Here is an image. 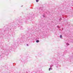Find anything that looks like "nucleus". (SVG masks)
<instances>
[{
    "label": "nucleus",
    "instance_id": "1",
    "mask_svg": "<svg viewBox=\"0 0 73 73\" xmlns=\"http://www.w3.org/2000/svg\"><path fill=\"white\" fill-rule=\"evenodd\" d=\"M66 44L68 46V45H69V44L68 43H66Z\"/></svg>",
    "mask_w": 73,
    "mask_h": 73
},
{
    "label": "nucleus",
    "instance_id": "2",
    "mask_svg": "<svg viewBox=\"0 0 73 73\" xmlns=\"http://www.w3.org/2000/svg\"><path fill=\"white\" fill-rule=\"evenodd\" d=\"M36 42H39V40H36Z\"/></svg>",
    "mask_w": 73,
    "mask_h": 73
},
{
    "label": "nucleus",
    "instance_id": "3",
    "mask_svg": "<svg viewBox=\"0 0 73 73\" xmlns=\"http://www.w3.org/2000/svg\"><path fill=\"white\" fill-rule=\"evenodd\" d=\"M51 69H52L51 68H49V71H50V70H51Z\"/></svg>",
    "mask_w": 73,
    "mask_h": 73
},
{
    "label": "nucleus",
    "instance_id": "4",
    "mask_svg": "<svg viewBox=\"0 0 73 73\" xmlns=\"http://www.w3.org/2000/svg\"><path fill=\"white\" fill-rule=\"evenodd\" d=\"M60 38H62V35H60Z\"/></svg>",
    "mask_w": 73,
    "mask_h": 73
},
{
    "label": "nucleus",
    "instance_id": "5",
    "mask_svg": "<svg viewBox=\"0 0 73 73\" xmlns=\"http://www.w3.org/2000/svg\"><path fill=\"white\" fill-rule=\"evenodd\" d=\"M38 2V0H36V2Z\"/></svg>",
    "mask_w": 73,
    "mask_h": 73
},
{
    "label": "nucleus",
    "instance_id": "6",
    "mask_svg": "<svg viewBox=\"0 0 73 73\" xmlns=\"http://www.w3.org/2000/svg\"><path fill=\"white\" fill-rule=\"evenodd\" d=\"M27 46H28V44H27Z\"/></svg>",
    "mask_w": 73,
    "mask_h": 73
}]
</instances>
